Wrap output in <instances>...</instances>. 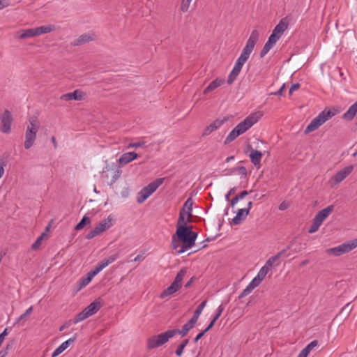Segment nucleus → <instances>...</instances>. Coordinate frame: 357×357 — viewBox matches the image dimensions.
Wrapping results in <instances>:
<instances>
[{
	"label": "nucleus",
	"mask_w": 357,
	"mask_h": 357,
	"mask_svg": "<svg viewBox=\"0 0 357 357\" xmlns=\"http://www.w3.org/2000/svg\"><path fill=\"white\" fill-rule=\"evenodd\" d=\"M191 226H178L174 234L179 241L183 243L181 248L177 251L178 254H181L185 250L191 248L195 243L197 237V233L192 231Z\"/></svg>",
	"instance_id": "nucleus-1"
},
{
	"label": "nucleus",
	"mask_w": 357,
	"mask_h": 357,
	"mask_svg": "<svg viewBox=\"0 0 357 357\" xmlns=\"http://www.w3.org/2000/svg\"><path fill=\"white\" fill-rule=\"evenodd\" d=\"M334 115L335 112H332L331 110L324 109L317 117L312 120L310 124L306 127L305 133L308 134L316 130Z\"/></svg>",
	"instance_id": "nucleus-2"
},
{
	"label": "nucleus",
	"mask_w": 357,
	"mask_h": 357,
	"mask_svg": "<svg viewBox=\"0 0 357 357\" xmlns=\"http://www.w3.org/2000/svg\"><path fill=\"white\" fill-rule=\"evenodd\" d=\"M187 270L181 268L176 274L173 282L165 289L160 294V297L164 298L176 293L181 287L182 281L185 275Z\"/></svg>",
	"instance_id": "nucleus-3"
},
{
	"label": "nucleus",
	"mask_w": 357,
	"mask_h": 357,
	"mask_svg": "<svg viewBox=\"0 0 357 357\" xmlns=\"http://www.w3.org/2000/svg\"><path fill=\"white\" fill-rule=\"evenodd\" d=\"M165 181V178H159L150 183L148 185L143 188L138 193L137 201L138 203H143L151 195H152L157 188L161 185Z\"/></svg>",
	"instance_id": "nucleus-4"
},
{
	"label": "nucleus",
	"mask_w": 357,
	"mask_h": 357,
	"mask_svg": "<svg viewBox=\"0 0 357 357\" xmlns=\"http://www.w3.org/2000/svg\"><path fill=\"white\" fill-rule=\"evenodd\" d=\"M259 33L257 30L255 29L252 31L245 47L243 48L240 56L238 57L241 60L247 61L250 54L253 51L257 42L259 40Z\"/></svg>",
	"instance_id": "nucleus-5"
},
{
	"label": "nucleus",
	"mask_w": 357,
	"mask_h": 357,
	"mask_svg": "<svg viewBox=\"0 0 357 357\" xmlns=\"http://www.w3.org/2000/svg\"><path fill=\"white\" fill-rule=\"evenodd\" d=\"M172 333L168 331L157 335H153L147 340V349L151 350L159 347L169 341Z\"/></svg>",
	"instance_id": "nucleus-6"
},
{
	"label": "nucleus",
	"mask_w": 357,
	"mask_h": 357,
	"mask_svg": "<svg viewBox=\"0 0 357 357\" xmlns=\"http://www.w3.org/2000/svg\"><path fill=\"white\" fill-rule=\"evenodd\" d=\"M357 247V238L354 239L349 242L342 243L337 247L327 249L326 252L328 255H333L335 256H340L343 254L347 253Z\"/></svg>",
	"instance_id": "nucleus-7"
},
{
	"label": "nucleus",
	"mask_w": 357,
	"mask_h": 357,
	"mask_svg": "<svg viewBox=\"0 0 357 357\" xmlns=\"http://www.w3.org/2000/svg\"><path fill=\"white\" fill-rule=\"evenodd\" d=\"M257 121L258 116L256 114H252L246 117L243 121L239 123L234 128L237 130L241 135H242Z\"/></svg>",
	"instance_id": "nucleus-8"
},
{
	"label": "nucleus",
	"mask_w": 357,
	"mask_h": 357,
	"mask_svg": "<svg viewBox=\"0 0 357 357\" xmlns=\"http://www.w3.org/2000/svg\"><path fill=\"white\" fill-rule=\"evenodd\" d=\"M110 222L111 219L109 217L103 220L86 235V238L87 239H92L96 236L100 234L102 232L105 231L112 226Z\"/></svg>",
	"instance_id": "nucleus-9"
},
{
	"label": "nucleus",
	"mask_w": 357,
	"mask_h": 357,
	"mask_svg": "<svg viewBox=\"0 0 357 357\" xmlns=\"http://www.w3.org/2000/svg\"><path fill=\"white\" fill-rule=\"evenodd\" d=\"M353 169V165H349L337 172L330 179V183H331V185L334 186L342 182L346 177H347L351 173Z\"/></svg>",
	"instance_id": "nucleus-10"
},
{
	"label": "nucleus",
	"mask_w": 357,
	"mask_h": 357,
	"mask_svg": "<svg viewBox=\"0 0 357 357\" xmlns=\"http://www.w3.org/2000/svg\"><path fill=\"white\" fill-rule=\"evenodd\" d=\"M13 116L10 111L6 109L1 116V130L3 133H9L11 130Z\"/></svg>",
	"instance_id": "nucleus-11"
},
{
	"label": "nucleus",
	"mask_w": 357,
	"mask_h": 357,
	"mask_svg": "<svg viewBox=\"0 0 357 357\" xmlns=\"http://www.w3.org/2000/svg\"><path fill=\"white\" fill-rule=\"evenodd\" d=\"M245 62L246 61H245L243 60H241V59L238 58V59L236 61L234 68L232 69L231 72L229 75V77H228V79L227 81L229 84H231L234 82V80L236 79L237 76L239 75V73L241 70V68Z\"/></svg>",
	"instance_id": "nucleus-12"
},
{
	"label": "nucleus",
	"mask_w": 357,
	"mask_h": 357,
	"mask_svg": "<svg viewBox=\"0 0 357 357\" xmlns=\"http://www.w3.org/2000/svg\"><path fill=\"white\" fill-rule=\"evenodd\" d=\"M228 120L227 117H224L222 119H217L208 126L204 130L202 135L206 136L210 135L212 132L218 129L225 122Z\"/></svg>",
	"instance_id": "nucleus-13"
},
{
	"label": "nucleus",
	"mask_w": 357,
	"mask_h": 357,
	"mask_svg": "<svg viewBox=\"0 0 357 357\" xmlns=\"http://www.w3.org/2000/svg\"><path fill=\"white\" fill-rule=\"evenodd\" d=\"M85 95H86L85 93L82 92L80 90L77 89V90H75L72 93H67L63 94L60 97V99L62 100H66V101H70L72 100H82L84 99Z\"/></svg>",
	"instance_id": "nucleus-14"
},
{
	"label": "nucleus",
	"mask_w": 357,
	"mask_h": 357,
	"mask_svg": "<svg viewBox=\"0 0 357 357\" xmlns=\"http://www.w3.org/2000/svg\"><path fill=\"white\" fill-rule=\"evenodd\" d=\"M334 210V206L330 205L327 206L326 208L319 211L316 215L314 216V219L320 223L321 225L322 222L331 214V213Z\"/></svg>",
	"instance_id": "nucleus-15"
},
{
	"label": "nucleus",
	"mask_w": 357,
	"mask_h": 357,
	"mask_svg": "<svg viewBox=\"0 0 357 357\" xmlns=\"http://www.w3.org/2000/svg\"><path fill=\"white\" fill-rule=\"evenodd\" d=\"M77 334L68 339V340L63 342L59 347H58L53 352L52 357H56L65 351L70 344H73L77 340Z\"/></svg>",
	"instance_id": "nucleus-16"
},
{
	"label": "nucleus",
	"mask_w": 357,
	"mask_h": 357,
	"mask_svg": "<svg viewBox=\"0 0 357 357\" xmlns=\"http://www.w3.org/2000/svg\"><path fill=\"white\" fill-rule=\"evenodd\" d=\"M248 214V210H243V208L238 209L236 216L231 220V223L234 225L241 224L245 220Z\"/></svg>",
	"instance_id": "nucleus-17"
},
{
	"label": "nucleus",
	"mask_w": 357,
	"mask_h": 357,
	"mask_svg": "<svg viewBox=\"0 0 357 357\" xmlns=\"http://www.w3.org/2000/svg\"><path fill=\"white\" fill-rule=\"evenodd\" d=\"M96 273L91 270L90 271L86 276L82 277L77 283V289L80 290L84 287H86L93 279L94 276H96Z\"/></svg>",
	"instance_id": "nucleus-18"
},
{
	"label": "nucleus",
	"mask_w": 357,
	"mask_h": 357,
	"mask_svg": "<svg viewBox=\"0 0 357 357\" xmlns=\"http://www.w3.org/2000/svg\"><path fill=\"white\" fill-rule=\"evenodd\" d=\"M36 134L34 132H31V130L26 131L24 144L25 149H29L33 145L36 139Z\"/></svg>",
	"instance_id": "nucleus-19"
},
{
	"label": "nucleus",
	"mask_w": 357,
	"mask_h": 357,
	"mask_svg": "<svg viewBox=\"0 0 357 357\" xmlns=\"http://www.w3.org/2000/svg\"><path fill=\"white\" fill-rule=\"evenodd\" d=\"M290 248V245L287 247V249H284L281 250L280 252H278L275 255L270 257L266 262L265 265L267 266L268 268H271V267L274 265L275 263H276L279 259L285 255V253L287 252V250Z\"/></svg>",
	"instance_id": "nucleus-20"
},
{
	"label": "nucleus",
	"mask_w": 357,
	"mask_h": 357,
	"mask_svg": "<svg viewBox=\"0 0 357 357\" xmlns=\"http://www.w3.org/2000/svg\"><path fill=\"white\" fill-rule=\"evenodd\" d=\"M287 28L288 22H287L286 18H282L275 26L273 32L276 33L277 36H280V38Z\"/></svg>",
	"instance_id": "nucleus-21"
},
{
	"label": "nucleus",
	"mask_w": 357,
	"mask_h": 357,
	"mask_svg": "<svg viewBox=\"0 0 357 357\" xmlns=\"http://www.w3.org/2000/svg\"><path fill=\"white\" fill-rule=\"evenodd\" d=\"M138 157L137 153L135 152H128L123 153L119 158V162L121 165H126L130 162L134 160Z\"/></svg>",
	"instance_id": "nucleus-22"
},
{
	"label": "nucleus",
	"mask_w": 357,
	"mask_h": 357,
	"mask_svg": "<svg viewBox=\"0 0 357 357\" xmlns=\"http://www.w3.org/2000/svg\"><path fill=\"white\" fill-rule=\"evenodd\" d=\"M29 124L28 125L26 131L31 130V132L37 133L40 128V122L37 117L34 116H31L29 119Z\"/></svg>",
	"instance_id": "nucleus-23"
},
{
	"label": "nucleus",
	"mask_w": 357,
	"mask_h": 357,
	"mask_svg": "<svg viewBox=\"0 0 357 357\" xmlns=\"http://www.w3.org/2000/svg\"><path fill=\"white\" fill-rule=\"evenodd\" d=\"M225 82V79L222 78H216L215 80L211 82L209 85L204 90V94H207L208 93L215 90L218 87L220 86Z\"/></svg>",
	"instance_id": "nucleus-24"
},
{
	"label": "nucleus",
	"mask_w": 357,
	"mask_h": 357,
	"mask_svg": "<svg viewBox=\"0 0 357 357\" xmlns=\"http://www.w3.org/2000/svg\"><path fill=\"white\" fill-rule=\"evenodd\" d=\"M102 307L101 302L96 300L95 301L90 303L86 307L84 308L85 310L91 315L96 314Z\"/></svg>",
	"instance_id": "nucleus-25"
},
{
	"label": "nucleus",
	"mask_w": 357,
	"mask_h": 357,
	"mask_svg": "<svg viewBox=\"0 0 357 357\" xmlns=\"http://www.w3.org/2000/svg\"><path fill=\"white\" fill-rule=\"evenodd\" d=\"M262 155V153L259 151L252 149L250 153V158L252 163L255 166L259 165Z\"/></svg>",
	"instance_id": "nucleus-26"
},
{
	"label": "nucleus",
	"mask_w": 357,
	"mask_h": 357,
	"mask_svg": "<svg viewBox=\"0 0 357 357\" xmlns=\"http://www.w3.org/2000/svg\"><path fill=\"white\" fill-rule=\"evenodd\" d=\"M357 113V101L353 104L343 114L342 118L347 121H351Z\"/></svg>",
	"instance_id": "nucleus-27"
},
{
	"label": "nucleus",
	"mask_w": 357,
	"mask_h": 357,
	"mask_svg": "<svg viewBox=\"0 0 357 357\" xmlns=\"http://www.w3.org/2000/svg\"><path fill=\"white\" fill-rule=\"evenodd\" d=\"M36 36V28L35 29H29L24 30L22 31H18L16 33V37L20 39H26L27 38L34 37Z\"/></svg>",
	"instance_id": "nucleus-28"
},
{
	"label": "nucleus",
	"mask_w": 357,
	"mask_h": 357,
	"mask_svg": "<svg viewBox=\"0 0 357 357\" xmlns=\"http://www.w3.org/2000/svg\"><path fill=\"white\" fill-rule=\"evenodd\" d=\"M192 328L186 323L185 324L183 325L181 330L172 329V330H168V331L172 333L171 338L173 337L176 334H180L182 337H184L187 335V333L189 332V331Z\"/></svg>",
	"instance_id": "nucleus-29"
},
{
	"label": "nucleus",
	"mask_w": 357,
	"mask_h": 357,
	"mask_svg": "<svg viewBox=\"0 0 357 357\" xmlns=\"http://www.w3.org/2000/svg\"><path fill=\"white\" fill-rule=\"evenodd\" d=\"M185 215H187V214L185 213H184V210H181L180 213H179V217L178 219L177 225H176V228L178 226H182V225L187 226V224L188 222H192V220H191L192 216H188L187 219H185Z\"/></svg>",
	"instance_id": "nucleus-30"
},
{
	"label": "nucleus",
	"mask_w": 357,
	"mask_h": 357,
	"mask_svg": "<svg viewBox=\"0 0 357 357\" xmlns=\"http://www.w3.org/2000/svg\"><path fill=\"white\" fill-rule=\"evenodd\" d=\"M193 200L191 197L188 198L183 208L181 210H184V213L187 214V216H192Z\"/></svg>",
	"instance_id": "nucleus-31"
},
{
	"label": "nucleus",
	"mask_w": 357,
	"mask_h": 357,
	"mask_svg": "<svg viewBox=\"0 0 357 357\" xmlns=\"http://www.w3.org/2000/svg\"><path fill=\"white\" fill-rule=\"evenodd\" d=\"M93 40V37L90 34H83L80 36L74 43L75 45H80L84 43Z\"/></svg>",
	"instance_id": "nucleus-32"
},
{
	"label": "nucleus",
	"mask_w": 357,
	"mask_h": 357,
	"mask_svg": "<svg viewBox=\"0 0 357 357\" xmlns=\"http://www.w3.org/2000/svg\"><path fill=\"white\" fill-rule=\"evenodd\" d=\"M89 317H91V315L86 312V310L84 309L81 312H79L75 317V318L73 320V322L74 324H77L78 322L84 321V319H87Z\"/></svg>",
	"instance_id": "nucleus-33"
},
{
	"label": "nucleus",
	"mask_w": 357,
	"mask_h": 357,
	"mask_svg": "<svg viewBox=\"0 0 357 357\" xmlns=\"http://www.w3.org/2000/svg\"><path fill=\"white\" fill-rule=\"evenodd\" d=\"M54 29V28L52 25L42 26L37 27V28H36V36H40L43 33H50Z\"/></svg>",
	"instance_id": "nucleus-34"
},
{
	"label": "nucleus",
	"mask_w": 357,
	"mask_h": 357,
	"mask_svg": "<svg viewBox=\"0 0 357 357\" xmlns=\"http://www.w3.org/2000/svg\"><path fill=\"white\" fill-rule=\"evenodd\" d=\"M241 134L238 132L237 130L234 128L229 134L227 135L225 140V144H228L234 141L236 137H238Z\"/></svg>",
	"instance_id": "nucleus-35"
},
{
	"label": "nucleus",
	"mask_w": 357,
	"mask_h": 357,
	"mask_svg": "<svg viewBox=\"0 0 357 357\" xmlns=\"http://www.w3.org/2000/svg\"><path fill=\"white\" fill-rule=\"evenodd\" d=\"M91 224V220L90 218L84 215L81 221L75 226V230H80L83 229L86 225H90Z\"/></svg>",
	"instance_id": "nucleus-36"
},
{
	"label": "nucleus",
	"mask_w": 357,
	"mask_h": 357,
	"mask_svg": "<svg viewBox=\"0 0 357 357\" xmlns=\"http://www.w3.org/2000/svg\"><path fill=\"white\" fill-rule=\"evenodd\" d=\"M189 342V340L188 339H185L179 345L178 347H177L175 353L176 354V356H181L183 352V349H185V347L187 346V344H188Z\"/></svg>",
	"instance_id": "nucleus-37"
},
{
	"label": "nucleus",
	"mask_w": 357,
	"mask_h": 357,
	"mask_svg": "<svg viewBox=\"0 0 357 357\" xmlns=\"http://www.w3.org/2000/svg\"><path fill=\"white\" fill-rule=\"evenodd\" d=\"M109 264L105 259H104L102 261H101L100 263L97 264V266L92 269L96 274L97 275L99 272H100L103 268H105L106 266H107Z\"/></svg>",
	"instance_id": "nucleus-38"
},
{
	"label": "nucleus",
	"mask_w": 357,
	"mask_h": 357,
	"mask_svg": "<svg viewBox=\"0 0 357 357\" xmlns=\"http://www.w3.org/2000/svg\"><path fill=\"white\" fill-rule=\"evenodd\" d=\"M271 270L270 268H268L267 266L264 265L259 271L258 274H257V277L259 278H260L261 280H263L266 275H267V273L269 272V271Z\"/></svg>",
	"instance_id": "nucleus-39"
},
{
	"label": "nucleus",
	"mask_w": 357,
	"mask_h": 357,
	"mask_svg": "<svg viewBox=\"0 0 357 357\" xmlns=\"http://www.w3.org/2000/svg\"><path fill=\"white\" fill-rule=\"evenodd\" d=\"M273 47V45L267 41L260 52V57L263 58Z\"/></svg>",
	"instance_id": "nucleus-40"
},
{
	"label": "nucleus",
	"mask_w": 357,
	"mask_h": 357,
	"mask_svg": "<svg viewBox=\"0 0 357 357\" xmlns=\"http://www.w3.org/2000/svg\"><path fill=\"white\" fill-rule=\"evenodd\" d=\"M321 226V224L317 222L314 219L312 220V223L309 229L308 232L310 234L316 232L319 227Z\"/></svg>",
	"instance_id": "nucleus-41"
},
{
	"label": "nucleus",
	"mask_w": 357,
	"mask_h": 357,
	"mask_svg": "<svg viewBox=\"0 0 357 357\" xmlns=\"http://www.w3.org/2000/svg\"><path fill=\"white\" fill-rule=\"evenodd\" d=\"M191 1L192 0H182L181 4V10L183 13H186L188 11Z\"/></svg>",
	"instance_id": "nucleus-42"
},
{
	"label": "nucleus",
	"mask_w": 357,
	"mask_h": 357,
	"mask_svg": "<svg viewBox=\"0 0 357 357\" xmlns=\"http://www.w3.org/2000/svg\"><path fill=\"white\" fill-rule=\"evenodd\" d=\"M206 303H207V301L206 300H204V301H202L199 305L198 307H197V309L195 310V311L194 312V313L196 314V315H200L203 309L205 307L206 305Z\"/></svg>",
	"instance_id": "nucleus-43"
},
{
	"label": "nucleus",
	"mask_w": 357,
	"mask_h": 357,
	"mask_svg": "<svg viewBox=\"0 0 357 357\" xmlns=\"http://www.w3.org/2000/svg\"><path fill=\"white\" fill-rule=\"evenodd\" d=\"M318 345V341L317 340H313L310 344H308L304 349L310 354V352Z\"/></svg>",
	"instance_id": "nucleus-44"
},
{
	"label": "nucleus",
	"mask_w": 357,
	"mask_h": 357,
	"mask_svg": "<svg viewBox=\"0 0 357 357\" xmlns=\"http://www.w3.org/2000/svg\"><path fill=\"white\" fill-rule=\"evenodd\" d=\"M45 235V234H42L40 236H39L37 240L32 244L31 245V248L34 250H37L39 246L41 244V242H42V240H43V236Z\"/></svg>",
	"instance_id": "nucleus-45"
},
{
	"label": "nucleus",
	"mask_w": 357,
	"mask_h": 357,
	"mask_svg": "<svg viewBox=\"0 0 357 357\" xmlns=\"http://www.w3.org/2000/svg\"><path fill=\"white\" fill-rule=\"evenodd\" d=\"M280 38V36H277L276 33L273 32L271 35L269 36L268 42L274 45Z\"/></svg>",
	"instance_id": "nucleus-46"
},
{
	"label": "nucleus",
	"mask_w": 357,
	"mask_h": 357,
	"mask_svg": "<svg viewBox=\"0 0 357 357\" xmlns=\"http://www.w3.org/2000/svg\"><path fill=\"white\" fill-rule=\"evenodd\" d=\"M33 312V307L31 306L29 307L24 313H23L20 317L17 319V322H20L21 320L24 319L26 317L30 315Z\"/></svg>",
	"instance_id": "nucleus-47"
},
{
	"label": "nucleus",
	"mask_w": 357,
	"mask_h": 357,
	"mask_svg": "<svg viewBox=\"0 0 357 357\" xmlns=\"http://www.w3.org/2000/svg\"><path fill=\"white\" fill-rule=\"evenodd\" d=\"M199 315H196L195 313L193 314L192 318L188 321V322L187 323L188 325H190L192 328H193L195 326V325L196 324V323L197 322V320L199 319Z\"/></svg>",
	"instance_id": "nucleus-48"
},
{
	"label": "nucleus",
	"mask_w": 357,
	"mask_h": 357,
	"mask_svg": "<svg viewBox=\"0 0 357 357\" xmlns=\"http://www.w3.org/2000/svg\"><path fill=\"white\" fill-rule=\"evenodd\" d=\"M232 171L233 172H234V171L238 172L239 174H241L244 177H246V176H247V169H246V168L244 166H241V167H236V168H234L232 169Z\"/></svg>",
	"instance_id": "nucleus-49"
},
{
	"label": "nucleus",
	"mask_w": 357,
	"mask_h": 357,
	"mask_svg": "<svg viewBox=\"0 0 357 357\" xmlns=\"http://www.w3.org/2000/svg\"><path fill=\"white\" fill-rule=\"evenodd\" d=\"M6 166V161L3 158H0V178L4 174V167Z\"/></svg>",
	"instance_id": "nucleus-50"
},
{
	"label": "nucleus",
	"mask_w": 357,
	"mask_h": 357,
	"mask_svg": "<svg viewBox=\"0 0 357 357\" xmlns=\"http://www.w3.org/2000/svg\"><path fill=\"white\" fill-rule=\"evenodd\" d=\"M224 306L222 305H220L218 309H217V312H216V314H215V316L213 317V318L215 319V320H218L219 319V317L221 316L222 312L224 311Z\"/></svg>",
	"instance_id": "nucleus-51"
},
{
	"label": "nucleus",
	"mask_w": 357,
	"mask_h": 357,
	"mask_svg": "<svg viewBox=\"0 0 357 357\" xmlns=\"http://www.w3.org/2000/svg\"><path fill=\"white\" fill-rule=\"evenodd\" d=\"M262 280L259 278L257 276H256L253 280L250 282V284L252 286V287L255 288L259 285Z\"/></svg>",
	"instance_id": "nucleus-52"
},
{
	"label": "nucleus",
	"mask_w": 357,
	"mask_h": 357,
	"mask_svg": "<svg viewBox=\"0 0 357 357\" xmlns=\"http://www.w3.org/2000/svg\"><path fill=\"white\" fill-rule=\"evenodd\" d=\"M12 347L11 345L7 344L6 347L0 351V357H6L8 354V351Z\"/></svg>",
	"instance_id": "nucleus-53"
},
{
	"label": "nucleus",
	"mask_w": 357,
	"mask_h": 357,
	"mask_svg": "<svg viewBox=\"0 0 357 357\" xmlns=\"http://www.w3.org/2000/svg\"><path fill=\"white\" fill-rule=\"evenodd\" d=\"M176 238L177 237H176V235L174 234L172 236V245L174 250H176L179 247V243L178 241V238L176 239Z\"/></svg>",
	"instance_id": "nucleus-54"
},
{
	"label": "nucleus",
	"mask_w": 357,
	"mask_h": 357,
	"mask_svg": "<svg viewBox=\"0 0 357 357\" xmlns=\"http://www.w3.org/2000/svg\"><path fill=\"white\" fill-rule=\"evenodd\" d=\"M145 144L144 142H139L135 143H131L128 145V148H138L144 146Z\"/></svg>",
	"instance_id": "nucleus-55"
},
{
	"label": "nucleus",
	"mask_w": 357,
	"mask_h": 357,
	"mask_svg": "<svg viewBox=\"0 0 357 357\" xmlns=\"http://www.w3.org/2000/svg\"><path fill=\"white\" fill-rule=\"evenodd\" d=\"M10 0H0V10L10 5Z\"/></svg>",
	"instance_id": "nucleus-56"
},
{
	"label": "nucleus",
	"mask_w": 357,
	"mask_h": 357,
	"mask_svg": "<svg viewBox=\"0 0 357 357\" xmlns=\"http://www.w3.org/2000/svg\"><path fill=\"white\" fill-rule=\"evenodd\" d=\"M300 84L298 83L293 84L289 91V94L291 95L294 91L298 89Z\"/></svg>",
	"instance_id": "nucleus-57"
},
{
	"label": "nucleus",
	"mask_w": 357,
	"mask_h": 357,
	"mask_svg": "<svg viewBox=\"0 0 357 357\" xmlns=\"http://www.w3.org/2000/svg\"><path fill=\"white\" fill-rule=\"evenodd\" d=\"M289 206V204L288 203H287L286 202H282L280 206H279V210L280 211H284V210H286L287 208H288Z\"/></svg>",
	"instance_id": "nucleus-58"
},
{
	"label": "nucleus",
	"mask_w": 357,
	"mask_h": 357,
	"mask_svg": "<svg viewBox=\"0 0 357 357\" xmlns=\"http://www.w3.org/2000/svg\"><path fill=\"white\" fill-rule=\"evenodd\" d=\"M117 258H118V255H111L110 257H109L108 258H107L105 259L107 261L108 264H109L114 262Z\"/></svg>",
	"instance_id": "nucleus-59"
},
{
	"label": "nucleus",
	"mask_w": 357,
	"mask_h": 357,
	"mask_svg": "<svg viewBox=\"0 0 357 357\" xmlns=\"http://www.w3.org/2000/svg\"><path fill=\"white\" fill-rule=\"evenodd\" d=\"M73 322V320H69L68 321H66L64 324H63L60 328H59V331H63L64 329L68 328L70 325H71V323Z\"/></svg>",
	"instance_id": "nucleus-60"
},
{
	"label": "nucleus",
	"mask_w": 357,
	"mask_h": 357,
	"mask_svg": "<svg viewBox=\"0 0 357 357\" xmlns=\"http://www.w3.org/2000/svg\"><path fill=\"white\" fill-rule=\"evenodd\" d=\"M249 194V192L247 190H243L236 196L238 197L239 199H243L245 196H247Z\"/></svg>",
	"instance_id": "nucleus-61"
},
{
	"label": "nucleus",
	"mask_w": 357,
	"mask_h": 357,
	"mask_svg": "<svg viewBox=\"0 0 357 357\" xmlns=\"http://www.w3.org/2000/svg\"><path fill=\"white\" fill-rule=\"evenodd\" d=\"M236 192V188H232L229 190V191L228 192V193L225 196V198L227 201L229 200V197L231 195L234 194Z\"/></svg>",
	"instance_id": "nucleus-62"
},
{
	"label": "nucleus",
	"mask_w": 357,
	"mask_h": 357,
	"mask_svg": "<svg viewBox=\"0 0 357 357\" xmlns=\"http://www.w3.org/2000/svg\"><path fill=\"white\" fill-rule=\"evenodd\" d=\"M206 331H202L201 333H199L196 337L194 339V342H198L199 340H200L206 333Z\"/></svg>",
	"instance_id": "nucleus-63"
},
{
	"label": "nucleus",
	"mask_w": 357,
	"mask_h": 357,
	"mask_svg": "<svg viewBox=\"0 0 357 357\" xmlns=\"http://www.w3.org/2000/svg\"><path fill=\"white\" fill-rule=\"evenodd\" d=\"M309 353L307 352L304 349L299 353L298 357H307Z\"/></svg>",
	"instance_id": "nucleus-64"
}]
</instances>
